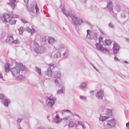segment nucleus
Masks as SVG:
<instances>
[{
  "mask_svg": "<svg viewBox=\"0 0 129 129\" xmlns=\"http://www.w3.org/2000/svg\"><path fill=\"white\" fill-rule=\"evenodd\" d=\"M35 9L36 10V12L37 13H38L39 11V9L38 7L37 4H36V6L35 7Z\"/></svg>",
  "mask_w": 129,
  "mask_h": 129,
  "instance_id": "36",
  "label": "nucleus"
},
{
  "mask_svg": "<svg viewBox=\"0 0 129 129\" xmlns=\"http://www.w3.org/2000/svg\"><path fill=\"white\" fill-rule=\"evenodd\" d=\"M72 19V22L76 26L80 25L82 22V20L79 18L76 17L74 15L70 16Z\"/></svg>",
  "mask_w": 129,
  "mask_h": 129,
  "instance_id": "3",
  "label": "nucleus"
},
{
  "mask_svg": "<svg viewBox=\"0 0 129 129\" xmlns=\"http://www.w3.org/2000/svg\"><path fill=\"white\" fill-rule=\"evenodd\" d=\"M21 20L24 23H25L27 22V21L25 19L22 18L21 19Z\"/></svg>",
  "mask_w": 129,
  "mask_h": 129,
  "instance_id": "40",
  "label": "nucleus"
},
{
  "mask_svg": "<svg viewBox=\"0 0 129 129\" xmlns=\"http://www.w3.org/2000/svg\"><path fill=\"white\" fill-rule=\"evenodd\" d=\"M26 68L21 63L16 62L15 66L10 70L12 75L14 76L17 77L19 75L21 70L22 71H25Z\"/></svg>",
  "mask_w": 129,
  "mask_h": 129,
  "instance_id": "1",
  "label": "nucleus"
},
{
  "mask_svg": "<svg viewBox=\"0 0 129 129\" xmlns=\"http://www.w3.org/2000/svg\"><path fill=\"white\" fill-rule=\"evenodd\" d=\"M82 126L83 129H84L85 127V126L83 124L82 125Z\"/></svg>",
  "mask_w": 129,
  "mask_h": 129,
  "instance_id": "59",
  "label": "nucleus"
},
{
  "mask_svg": "<svg viewBox=\"0 0 129 129\" xmlns=\"http://www.w3.org/2000/svg\"><path fill=\"white\" fill-rule=\"evenodd\" d=\"M13 38V36H8L6 39V42L10 44L12 43Z\"/></svg>",
  "mask_w": 129,
  "mask_h": 129,
  "instance_id": "17",
  "label": "nucleus"
},
{
  "mask_svg": "<svg viewBox=\"0 0 129 129\" xmlns=\"http://www.w3.org/2000/svg\"><path fill=\"white\" fill-rule=\"evenodd\" d=\"M16 20H12L10 22V23L11 24H15L16 23Z\"/></svg>",
  "mask_w": 129,
  "mask_h": 129,
  "instance_id": "34",
  "label": "nucleus"
},
{
  "mask_svg": "<svg viewBox=\"0 0 129 129\" xmlns=\"http://www.w3.org/2000/svg\"><path fill=\"white\" fill-rule=\"evenodd\" d=\"M23 28L22 27H21L18 29V30L19 32V34L20 35H21L23 33Z\"/></svg>",
  "mask_w": 129,
  "mask_h": 129,
  "instance_id": "28",
  "label": "nucleus"
},
{
  "mask_svg": "<svg viewBox=\"0 0 129 129\" xmlns=\"http://www.w3.org/2000/svg\"><path fill=\"white\" fill-rule=\"evenodd\" d=\"M95 46L97 50L103 52H105L107 51H108V50L106 48H104L102 45L99 43H97L96 44Z\"/></svg>",
  "mask_w": 129,
  "mask_h": 129,
  "instance_id": "8",
  "label": "nucleus"
},
{
  "mask_svg": "<svg viewBox=\"0 0 129 129\" xmlns=\"http://www.w3.org/2000/svg\"><path fill=\"white\" fill-rule=\"evenodd\" d=\"M107 7L110 10V13H113V11L112 9L113 5L111 1L109 2L107 4Z\"/></svg>",
  "mask_w": 129,
  "mask_h": 129,
  "instance_id": "14",
  "label": "nucleus"
},
{
  "mask_svg": "<svg viewBox=\"0 0 129 129\" xmlns=\"http://www.w3.org/2000/svg\"><path fill=\"white\" fill-rule=\"evenodd\" d=\"M48 129H53L52 128H48Z\"/></svg>",
  "mask_w": 129,
  "mask_h": 129,
  "instance_id": "64",
  "label": "nucleus"
},
{
  "mask_svg": "<svg viewBox=\"0 0 129 129\" xmlns=\"http://www.w3.org/2000/svg\"><path fill=\"white\" fill-rule=\"evenodd\" d=\"M75 115L77 116L78 117H79V118H80L79 116L77 114L75 113Z\"/></svg>",
  "mask_w": 129,
  "mask_h": 129,
  "instance_id": "57",
  "label": "nucleus"
},
{
  "mask_svg": "<svg viewBox=\"0 0 129 129\" xmlns=\"http://www.w3.org/2000/svg\"><path fill=\"white\" fill-rule=\"evenodd\" d=\"M109 118V116H103L101 115L100 117L99 120L101 121H103L105 120L106 119Z\"/></svg>",
  "mask_w": 129,
  "mask_h": 129,
  "instance_id": "24",
  "label": "nucleus"
},
{
  "mask_svg": "<svg viewBox=\"0 0 129 129\" xmlns=\"http://www.w3.org/2000/svg\"><path fill=\"white\" fill-rule=\"evenodd\" d=\"M90 30H87V37H88V35H89V32L90 31Z\"/></svg>",
  "mask_w": 129,
  "mask_h": 129,
  "instance_id": "52",
  "label": "nucleus"
},
{
  "mask_svg": "<svg viewBox=\"0 0 129 129\" xmlns=\"http://www.w3.org/2000/svg\"><path fill=\"white\" fill-rule=\"evenodd\" d=\"M93 68L94 69H95L96 70V71H98V70L95 67H93Z\"/></svg>",
  "mask_w": 129,
  "mask_h": 129,
  "instance_id": "58",
  "label": "nucleus"
},
{
  "mask_svg": "<svg viewBox=\"0 0 129 129\" xmlns=\"http://www.w3.org/2000/svg\"><path fill=\"white\" fill-rule=\"evenodd\" d=\"M22 120V118H18L17 120V122L18 123H19Z\"/></svg>",
  "mask_w": 129,
  "mask_h": 129,
  "instance_id": "39",
  "label": "nucleus"
},
{
  "mask_svg": "<svg viewBox=\"0 0 129 129\" xmlns=\"http://www.w3.org/2000/svg\"><path fill=\"white\" fill-rule=\"evenodd\" d=\"M31 45H33L35 48L34 49V51L38 53H41L43 52V51L41 50L42 48L39 47L38 44L35 41H32L31 42Z\"/></svg>",
  "mask_w": 129,
  "mask_h": 129,
  "instance_id": "4",
  "label": "nucleus"
},
{
  "mask_svg": "<svg viewBox=\"0 0 129 129\" xmlns=\"http://www.w3.org/2000/svg\"><path fill=\"white\" fill-rule=\"evenodd\" d=\"M79 97L80 99H81V100H86V96H80Z\"/></svg>",
  "mask_w": 129,
  "mask_h": 129,
  "instance_id": "32",
  "label": "nucleus"
},
{
  "mask_svg": "<svg viewBox=\"0 0 129 129\" xmlns=\"http://www.w3.org/2000/svg\"><path fill=\"white\" fill-rule=\"evenodd\" d=\"M48 65L49 67L45 71V75H47L48 77H50L52 76V74L51 67H54V64L53 63L49 64H48Z\"/></svg>",
  "mask_w": 129,
  "mask_h": 129,
  "instance_id": "7",
  "label": "nucleus"
},
{
  "mask_svg": "<svg viewBox=\"0 0 129 129\" xmlns=\"http://www.w3.org/2000/svg\"><path fill=\"white\" fill-rule=\"evenodd\" d=\"M126 39L127 41H128L129 42V39L128 38H126Z\"/></svg>",
  "mask_w": 129,
  "mask_h": 129,
  "instance_id": "63",
  "label": "nucleus"
},
{
  "mask_svg": "<svg viewBox=\"0 0 129 129\" xmlns=\"http://www.w3.org/2000/svg\"><path fill=\"white\" fill-rule=\"evenodd\" d=\"M109 26L112 28H114V25L111 22H110L109 24Z\"/></svg>",
  "mask_w": 129,
  "mask_h": 129,
  "instance_id": "37",
  "label": "nucleus"
},
{
  "mask_svg": "<svg viewBox=\"0 0 129 129\" xmlns=\"http://www.w3.org/2000/svg\"><path fill=\"white\" fill-rule=\"evenodd\" d=\"M74 125V123L72 121H70L68 124V126L69 128L73 127Z\"/></svg>",
  "mask_w": 129,
  "mask_h": 129,
  "instance_id": "27",
  "label": "nucleus"
},
{
  "mask_svg": "<svg viewBox=\"0 0 129 129\" xmlns=\"http://www.w3.org/2000/svg\"><path fill=\"white\" fill-rule=\"evenodd\" d=\"M36 71L39 74V75H41V69L37 67L36 68Z\"/></svg>",
  "mask_w": 129,
  "mask_h": 129,
  "instance_id": "30",
  "label": "nucleus"
},
{
  "mask_svg": "<svg viewBox=\"0 0 129 129\" xmlns=\"http://www.w3.org/2000/svg\"><path fill=\"white\" fill-rule=\"evenodd\" d=\"M62 11L63 13L67 16H69L71 17V15H74L73 14H70L68 10H65V8L64 7H63V8L62 10Z\"/></svg>",
  "mask_w": 129,
  "mask_h": 129,
  "instance_id": "13",
  "label": "nucleus"
},
{
  "mask_svg": "<svg viewBox=\"0 0 129 129\" xmlns=\"http://www.w3.org/2000/svg\"><path fill=\"white\" fill-rule=\"evenodd\" d=\"M19 43V42L18 40H14V39L13 40L12 43H14L16 44H18Z\"/></svg>",
  "mask_w": 129,
  "mask_h": 129,
  "instance_id": "31",
  "label": "nucleus"
},
{
  "mask_svg": "<svg viewBox=\"0 0 129 129\" xmlns=\"http://www.w3.org/2000/svg\"><path fill=\"white\" fill-rule=\"evenodd\" d=\"M61 56V53L59 51L57 52L54 55V57L55 58L59 57Z\"/></svg>",
  "mask_w": 129,
  "mask_h": 129,
  "instance_id": "25",
  "label": "nucleus"
},
{
  "mask_svg": "<svg viewBox=\"0 0 129 129\" xmlns=\"http://www.w3.org/2000/svg\"><path fill=\"white\" fill-rule=\"evenodd\" d=\"M54 49L56 51L59 50L62 52V55L65 58L68 57L69 55L68 51L67 48L62 44H56L54 46Z\"/></svg>",
  "mask_w": 129,
  "mask_h": 129,
  "instance_id": "2",
  "label": "nucleus"
},
{
  "mask_svg": "<svg viewBox=\"0 0 129 129\" xmlns=\"http://www.w3.org/2000/svg\"><path fill=\"white\" fill-rule=\"evenodd\" d=\"M96 97L99 99H102L104 96V93L103 91L102 90H100L97 92L95 94Z\"/></svg>",
  "mask_w": 129,
  "mask_h": 129,
  "instance_id": "11",
  "label": "nucleus"
},
{
  "mask_svg": "<svg viewBox=\"0 0 129 129\" xmlns=\"http://www.w3.org/2000/svg\"><path fill=\"white\" fill-rule=\"evenodd\" d=\"M35 32V30L33 28L31 29L30 32L31 35H33Z\"/></svg>",
  "mask_w": 129,
  "mask_h": 129,
  "instance_id": "41",
  "label": "nucleus"
},
{
  "mask_svg": "<svg viewBox=\"0 0 129 129\" xmlns=\"http://www.w3.org/2000/svg\"><path fill=\"white\" fill-rule=\"evenodd\" d=\"M116 121L114 119L110 120L107 121V124L106 125L109 128L114 127L116 125Z\"/></svg>",
  "mask_w": 129,
  "mask_h": 129,
  "instance_id": "6",
  "label": "nucleus"
},
{
  "mask_svg": "<svg viewBox=\"0 0 129 129\" xmlns=\"http://www.w3.org/2000/svg\"><path fill=\"white\" fill-rule=\"evenodd\" d=\"M103 39V37H100L99 38V43L101 42L102 39Z\"/></svg>",
  "mask_w": 129,
  "mask_h": 129,
  "instance_id": "47",
  "label": "nucleus"
},
{
  "mask_svg": "<svg viewBox=\"0 0 129 129\" xmlns=\"http://www.w3.org/2000/svg\"><path fill=\"white\" fill-rule=\"evenodd\" d=\"M114 53L116 55L120 49V47L116 43H115L113 45V48Z\"/></svg>",
  "mask_w": 129,
  "mask_h": 129,
  "instance_id": "10",
  "label": "nucleus"
},
{
  "mask_svg": "<svg viewBox=\"0 0 129 129\" xmlns=\"http://www.w3.org/2000/svg\"><path fill=\"white\" fill-rule=\"evenodd\" d=\"M98 30H99V31L100 32V33L102 34H104V33L103 31L99 27H98Z\"/></svg>",
  "mask_w": 129,
  "mask_h": 129,
  "instance_id": "49",
  "label": "nucleus"
},
{
  "mask_svg": "<svg viewBox=\"0 0 129 129\" xmlns=\"http://www.w3.org/2000/svg\"><path fill=\"white\" fill-rule=\"evenodd\" d=\"M93 38L95 40H96L98 39L97 37V34L96 33H94V34Z\"/></svg>",
  "mask_w": 129,
  "mask_h": 129,
  "instance_id": "33",
  "label": "nucleus"
},
{
  "mask_svg": "<svg viewBox=\"0 0 129 129\" xmlns=\"http://www.w3.org/2000/svg\"><path fill=\"white\" fill-rule=\"evenodd\" d=\"M112 111L110 109H107L106 111V114L107 115L111 116V115Z\"/></svg>",
  "mask_w": 129,
  "mask_h": 129,
  "instance_id": "26",
  "label": "nucleus"
},
{
  "mask_svg": "<svg viewBox=\"0 0 129 129\" xmlns=\"http://www.w3.org/2000/svg\"><path fill=\"white\" fill-rule=\"evenodd\" d=\"M70 118V116H68L65 117L63 119L65 120H67L69 119Z\"/></svg>",
  "mask_w": 129,
  "mask_h": 129,
  "instance_id": "43",
  "label": "nucleus"
},
{
  "mask_svg": "<svg viewBox=\"0 0 129 129\" xmlns=\"http://www.w3.org/2000/svg\"><path fill=\"white\" fill-rule=\"evenodd\" d=\"M121 17L122 18H125V14L124 12H123L121 14Z\"/></svg>",
  "mask_w": 129,
  "mask_h": 129,
  "instance_id": "45",
  "label": "nucleus"
},
{
  "mask_svg": "<svg viewBox=\"0 0 129 129\" xmlns=\"http://www.w3.org/2000/svg\"><path fill=\"white\" fill-rule=\"evenodd\" d=\"M25 29L26 31L28 32H30L31 31V29H30L28 27H26L25 28Z\"/></svg>",
  "mask_w": 129,
  "mask_h": 129,
  "instance_id": "35",
  "label": "nucleus"
},
{
  "mask_svg": "<svg viewBox=\"0 0 129 129\" xmlns=\"http://www.w3.org/2000/svg\"><path fill=\"white\" fill-rule=\"evenodd\" d=\"M124 62L125 63H128V62L127 61H124Z\"/></svg>",
  "mask_w": 129,
  "mask_h": 129,
  "instance_id": "61",
  "label": "nucleus"
},
{
  "mask_svg": "<svg viewBox=\"0 0 129 129\" xmlns=\"http://www.w3.org/2000/svg\"><path fill=\"white\" fill-rule=\"evenodd\" d=\"M4 98V96L3 94H0V99H3Z\"/></svg>",
  "mask_w": 129,
  "mask_h": 129,
  "instance_id": "46",
  "label": "nucleus"
},
{
  "mask_svg": "<svg viewBox=\"0 0 129 129\" xmlns=\"http://www.w3.org/2000/svg\"><path fill=\"white\" fill-rule=\"evenodd\" d=\"M5 69L6 72H8L10 69H9V64L7 63L5 66Z\"/></svg>",
  "mask_w": 129,
  "mask_h": 129,
  "instance_id": "21",
  "label": "nucleus"
},
{
  "mask_svg": "<svg viewBox=\"0 0 129 129\" xmlns=\"http://www.w3.org/2000/svg\"><path fill=\"white\" fill-rule=\"evenodd\" d=\"M18 77V79H19L21 80L23 76L22 75H20Z\"/></svg>",
  "mask_w": 129,
  "mask_h": 129,
  "instance_id": "48",
  "label": "nucleus"
},
{
  "mask_svg": "<svg viewBox=\"0 0 129 129\" xmlns=\"http://www.w3.org/2000/svg\"><path fill=\"white\" fill-rule=\"evenodd\" d=\"M42 41L44 42H45L46 41V39L45 37H43L42 38Z\"/></svg>",
  "mask_w": 129,
  "mask_h": 129,
  "instance_id": "42",
  "label": "nucleus"
},
{
  "mask_svg": "<svg viewBox=\"0 0 129 129\" xmlns=\"http://www.w3.org/2000/svg\"><path fill=\"white\" fill-rule=\"evenodd\" d=\"M12 16V15L11 14H5L1 17V19L2 21L8 22L11 21Z\"/></svg>",
  "mask_w": 129,
  "mask_h": 129,
  "instance_id": "5",
  "label": "nucleus"
},
{
  "mask_svg": "<svg viewBox=\"0 0 129 129\" xmlns=\"http://www.w3.org/2000/svg\"><path fill=\"white\" fill-rule=\"evenodd\" d=\"M120 6L118 5H116L115 7V9L118 12H119L120 10Z\"/></svg>",
  "mask_w": 129,
  "mask_h": 129,
  "instance_id": "29",
  "label": "nucleus"
},
{
  "mask_svg": "<svg viewBox=\"0 0 129 129\" xmlns=\"http://www.w3.org/2000/svg\"><path fill=\"white\" fill-rule=\"evenodd\" d=\"M10 103V101L8 99H5L3 102V103L4 106L6 107H8L9 104Z\"/></svg>",
  "mask_w": 129,
  "mask_h": 129,
  "instance_id": "20",
  "label": "nucleus"
},
{
  "mask_svg": "<svg viewBox=\"0 0 129 129\" xmlns=\"http://www.w3.org/2000/svg\"><path fill=\"white\" fill-rule=\"evenodd\" d=\"M49 55L50 56V57H51L52 56V54L51 53H50V54H49Z\"/></svg>",
  "mask_w": 129,
  "mask_h": 129,
  "instance_id": "60",
  "label": "nucleus"
},
{
  "mask_svg": "<svg viewBox=\"0 0 129 129\" xmlns=\"http://www.w3.org/2000/svg\"><path fill=\"white\" fill-rule=\"evenodd\" d=\"M54 120L56 123H57L60 121L61 120L58 116L57 115L55 118H54Z\"/></svg>",
  "mask_w": 129,
  "mask_h": 129,
  "instance_id": "23",
  "label": "nucleus"
},
{
  "mask_svg": "<svg viewBox=\"0 0 129 129\" xmlns=\"http://www.w3.org/2000/svg\"><path fill=\"white\" fill-rule=\"evenodd\" d=\"M62 111L63 112H67V113H71V111L69 110H62Z\"/></svg>",
  "mask_w": 129,
  "mask_h": 129,
  "instance_id": "38",
  "label": "nucleus"
},
{
  "mask_svg": "<svg viewBox=\"0 0 129 129\" xmlns=\"http://www.w3.org/2000/svg\"><path fill=\"white\" fill-rule=\"evenodd\" d=\"M71 115L72 116H73L74 115L72 113L71 114Z\"/></svg>",
  "mask_w": 129,
  "mask_h": 129,
  "instance_id": "62",
  "label": "nucleus"
},
{
  "mask_svg": "<svg viewBox=\"0 0 129 129\" xmlns=\"http://www.w3.org/2000/svg\"><path fill=\"white\" fill-rule=\"evenodd\" d=\"M65 91V88L63 87L60 90H59L57 92V93L58 94H60L63 93H64Z\"/></svg>",
  "mask_w": 129,
  "mask_h": 129,
  "instance_id": "22",
  "label": "nucleus"
},
{
  "mask_svg": "<svg viewBox=\"0 0 129 129\" xmlns=\"http://www.w3.org/2000/svg\"><path fill=\"white\" fill-rule=\"evenodd\" d=\"M56 98L55 97H54L52 98H49L47 99V104L48 106L50 107H52L53 105L55 103V101H56Z\"/></svg>",
  "mask_w": 129,
  "mask_h": 129,
  "instance_id": "9",
  "label": "nucleus"
},
{
  "mask_svg": "<svg viewBox=\"0 0 129 129\" xmlns=\"http://www.w3.org/2000/svg\"><path fill=\"white\" fill-rule=\"evenodd\" d=\"M61 75V73L60 71H56L54 72V76L55 78H60Z\"/></svg>",
  "mask_w": 129,
  "mask_h": 129,
  "instance_id": "15",
  "label": "nucleus"
},
{
  "mask_svg": "<svg viewBox=\"0 0 129 129\" xmlns=\"http://www.w3.org/2000/svg\"><path fill=\"white\" fill-rule=\"evenodd\" d=\"M82 65L84 67H85V63H82Z\"/></svg>",
  "mask_w": 129,
  "mask_h": 129,
  "instance_id": "54",
  "label": "nucleus"
},
{
  "mask_svg": "<svg viewBox=\"0 0 129 129\" xmlns=\"http://www.w3.org/2000/svg\"><path fill=\"white\" fill-rule=\"evenodd\" d=\"M10 2L9 3L13 9H14L16 6L15 3L16 1V0H10Z\"/></svg>",
  "mask_w": 129,
  "mask_h": 129,
  "instance_id": "16",
  "label": "nucleus"
},
{
  "mask_svg": "<svg viewBox=\"0 0 129 129\" xmlns=\"http://www.w3.org/2000/svg\"><path fill=\"white\" fill-rule=\"evenodd\" d=\"M79 88L80 89L84 90L87 88L86 83L85 82H81L79 86Z\"/></svg>",
  "mask_w": 129,
  "mask_h": 129,
  "instance_id": "12",
  "label": "nucleus"
},
{
  "mask_svg": "<svg viewBox=\"0 0 129 129\" xmlns=\"http://www.w3.org/2000/svg\"><path fill=\"white\" fill-rule=\"evenodd\" d=\"M78 123L79 124V125H81V126H82L83 124L82 123V122L80 121H78Z\"/></svg>",
  "mask_w": 129,
  "mask_h": 129,
  "instance_id": "51",
  "label": "nucleus"
},
{
  "mask_svg": "<svg viewBox=\"0 0 129 129\" xmlns=\"http://www.w3.org/2000/svg\"><path fill=\"white\" fill-rule=\"evenodd\" d=\"M25 2L26 3H27L28 2V0H24Z\"/></svg>",
  "mask_w": 129,
  "mask_h": 129,
  "instance_id": "55",
  "label": "nucleus"
},
{
  "mask_svg": "<svg viewBox=\"0 0 129 129\" xmlns=\"http://www.w3.org/2000/svg\"><path fill=\"white\" fill-rule=\"evenodd\" d=\"M129 125V122H128L126 124V127H128V126Z\"/></svg>",
  "mask_w": 129,
  "mask_h": 129,
  "instance_id": "53",
  "label": "nucleus"
},
{
  "mask_svg": "<svg viewBox=\"0 0 129 129\" xmlns=\"http://www.w3.org/2000/svg\"><path fill=\"white\" fill-rule=\"evenodd\" d=\"M114 59L116 61H119V59L116 56H115L114 57Z\"/></svg>",
  "mask_w": 129,
  "mask_h": 129,
  "instance_id": "50",
  "label": "nucleus"
},
{
  "mask_svg": "<svg viewBox=\"0 0 129 129\" xmlns=\"http://www.w3.org/2000/svg\"><path fill=\"white\" fill-rule=\"evenodd\" d=\"M104 45L105 46L109 45L111 43V40L109 39L106 40L103 43Z\"/></svg>",
  "mask_w": 129,
  "mask_h": 129,
  "instance_id": "18",
  "label": "nucleus"
},
{
  "mask_svg": "<svg viewBox=\"0 0 129 129\" xmlns=\"http://www.w3.org/2000/svg\"><path fill=\"white\" fill-rule=\"evenodd\" d=\"M54 81L55 83L57 84V85H59V82L57 79H55L54 80Z\"/></svg>",
  "mask_w": 129,
  "mask_h": 129,
  "instance_id": "44",
  "label": "nucleus"
},
{
  "mask_svg": "<svg viewBox=\"0 0 129 129\" xmlns=\"http://www.w3.org/2000/svg\"><path fill=\"white\" fill-rule=\"evenodd\" d=\"M3 78V76L2 75L1 73H0V78Z\"/></svg>",
  "mask_w": 129,
  "mask_h": 129,
  "instance_id": "56",
  "label": "nucleus"
},
{
  "mask_svg": "<svg viewBox=\"0 0 129 129\" xmlns=\"http://www.w3.org/2000/svg\"><path fill=\"white\" fill-rule=\"evenodd\" d=\"M48 43L51 45L53 44V42L55 41L54 38L52 37H49L47 39Z\"/></svg>",
  "mask_w": 129,
  "mask_h": 129,
  "instance_id": "19",
  "label": "nucleus"
}]
</instances>
